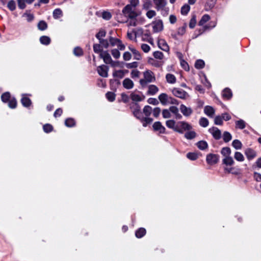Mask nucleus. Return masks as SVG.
<instances>
[{
    "label": "nucleus",
    "mask_w": 261,
    "mask_h": 261,
    "mask_svg": "<svg viewBox=\"0 0 261 261\" xmlns=\"http://www.w3.org/2000/svg\"><path fill=\"white\" fill-rule=\"evenodd\" d=\"M122 12L125 16L129 18H136L139 15L137 8L130 7L129 5L125 6Z\"/></svg>",
    "instance_id": "obj_1"
},
{
    "label": "nucleus",
    "mask_w": 261,
    "mask_h": 261,
    "mask_svg": "<svg viewBox=\"0 0 261 261\" xmlns=\"http://www.w3.org/2000/svg\"><path fill=\"white\" fill-rule=\"evenodd\" d=\"M192 128V126L185 121H179L177 123V127L175 132L183 133L184 131L189 130Z\"/></svg>",
    "instance_id": "obj_2"
},
{
    "label": "nucleus",
    "mask_w": 261,
    "mask_h": 261,
    "mask_svg": "<svg viewBox=\"0 0 261 261\" xmlns=\"http://www.w3.org/2000/svg\"><path fill=\"white\" fill-rule=\"evenodd\" d=\"M109 42L110 46L113 47H117V49H123L125 48V45L122 43L121 41L118 38L110 37Z\"/></svg>",
    "instance_id": "obj_3"
},
{
    "label": "nucleus",
    "mask_w": 261,
    "mask_h": 261,
    "mask_svg": "<svg viewBox=\"0 0 261 261\" xmlns=\"http://www.w3.org/2000/svg\"><path fill=\"white\" fill-rule=\"evenodd\" d=\"M144 80H141L140 83L143 85L146 82H152L155 80V77L153 72L151 71L147 70L144 73Z\"/></svg>",
    "instance_id": "obj_4"
},
{
    "label": "nucleus",
    "mask_w": 261,
    "mask_h": 261,
    "mask_svg": "<svg viewBox=\"0 0 261 261\" xmlns=\"http://www.w3.org/2000/svg\"><path fill=\"white\" fill-rule=\"evenodd\" d=\"M172 92L174 96L181 99H186L189 96L188 94L186 91L179 88L173 89Z\"/></svg>",
    "instance_id": "obj_5"
},
{
    "label": "nucleus",
    "mask_w": 261,
    "mask_h": 261,
    "mask_svg": "<svg viewBox=\"0 0 261 261\" xmlns=\"http://www.w3.org/2000/svg\"><path fill=\"white\" fill-rule=\"evenodd\" d=\"M130 98L134 101L139 102L143 100L145 96L142 93L139 91H134L131 93Z\"/></svg>",
    "instance_id": "obj_6"
},
{
    "label": "nucleus",
    "mask_w": 261,
    "mask_h": 261,
    "mask_svg": "<svg viewBox=\"0 0 261 261\" xmlns=\"http://www.w3.org/2000/svg\"><path fill=\"white\" fill-rule=\"evenodd\" d=\"M95 52L99 55V56L103 60L106 64L110 63L111 62V58L110 55L104 50H94Z\"/></svg>",
    "instance_id": "obj_7"
},
{
    "label": "nucleus",
    "mask_w": 261,
    "mask_h": 261,
    "mask_svg": "<svg viewBox=\"0 0 261 261\" xmlns=\"http://www.w3.org/2000/svg\"><path fill=\"white\" fill-rule=\"evenodd\" d=\"M153 31L158 33L163 30V23L161 20H156L152 23Z\"/></svg>",
    "instance_id": "obj_8"
},
{
    "label": "nucleus",
    "mask_w": 261,
    "mask_h": 261,
    "mask_svg": "<svg viewBox=\"0 0 261 261\" xmlns=\"http://www.w3.org/2000/svg\"><path fill=\"white\" fill-rule=\"evenodd\" d=\"M98 74L104 77H107L108 75V67L106 65L99 66L97 69Z\"/></svg>",
    "instance_id": "obj_9"
},
{
    "label": "nucleus",
    "mask_w": 261,
    "mask_h": 261,
    "mask_svg": "<svg viewBox=\"0 0 261 261\" xmlns=\"http://www.w3.org/2000/svg\"><path fill=\"white\" fill-rule=\"evenodd\" d=\"M219 160V156L217 154H209L206 156V161L208 164L213 165L217 163Z\"/></svg>",
    "instance_id": "obj_10"
},
{
    "label": "nucleus",
    "mask_w": 261,
    "mask_h": 261,
    "mask_svg": "<svg viewBox=\"0 0 261 261\" xmlns=\"http://www.w3.org/2000/svg\"><path fill=\"white\" fill-rule=\"evenodd\" d=\"M99 44H95L93 45V49H98L99 48H107L109 46V41L106 39L99 40Z\"/></svg>",
    "instance_id": "obj_11"
},
{
    "label": "nucleus",
    "mask_w": 261,
    "mask_h": 261,
    "mask_svg": "<svg viewBox=\"0 0 261 261\" xmlns=\"http://www.w3.org/2000/svg\"><path fill=\"white\" fill-rule=\"evenodd\" d=\"M244 153L248 160H251L256 156V151L250 148H247Z\"/></svg>",
    "instance_id": "obj_12"
},
{
    "label": "nucleus",
    "mask_w": 261,
    "mask_h": 261,
    "mask_svg": "<svg viewBox=\"0 0 261 261\" xmlns=\"http://www.w3.org/2000/svg\"><path fill=\"white\" fill-rule=\"evenodd\" d=\"M209 132L213 137L217 140L219 139L221 137V132L217 127H212L209 129Z\"/></svg>",
    "instance_id": "obj_13"
},
{
    "label": "nucleus",
    "mask_w": 261,
    "mask_h": 261,
    "mask_svg": "<svg viewBox=\"0 0 261 261\" xmlns=\"http://www.w3.org/2000/svg\"><path fill=\"white\" fill-rule=\"evenodd\" d=\"M152 127L154 130L158 131L160 133L163 134L165 132V127L159 121L154 122Z\"/></svg>",
    "instance_id": "obj_14"
},
{
    "label": "nucleus",
    "mask_w": 261,
    "mask_h": 261,
    "mask_svg": "<svg viewBox=\"0 0 261 261\" xmlns=\"http://www.w3.org/2000/svg\"><path fill=\"white\" fill-rule=\"evenodd\" d=\"M179 109L182 114L185 116H189L192 113L191 108L187 107L184 105H181Z\"/></svg>",
    "instance_id": "obj_15"
},
{
    "label": "nucleus",
    "mask_w": 261,
    "mask_h": 261,
    "mask_svg": "<svg viewBox=\"0 0 261 261\" xmlns=\"http://www.w3.org/2000/svg\"><path fill=\"white\" fill-rule=\"evenodd\" d=\"M216 0H206L204 5V9L206 11L212 10L215 6Z\"/></svg>",
    "instance_id": "obj_16"
},
{
    "label": "nucleus",
    "mask_w": 261,
    "mask_h": 261,
    "mask_svg": "<svg viewBox=\"0 0 261 261\" xmlns=\"http://www.w3.org/2000/svg\"><path fill=\"white\" fill-rule=\"evenodd\" d=\"M122 84L123 87L127 89H132L134 85L133 82L128 78L125 79L122 82Z\"/></svg>",
    "instance_id": "obj_17"
},
{
    "label": "nucleus",
    "mask_w": 261,
    "mask_h": 261,
    "mask_svg": "<svg viewBox=\"0 0 261 261\" xmlns=\"http://www.w3.org/2000/svg\"><path fill=\"white\" fill-rule=\"evenodd\" d=\"M169 97L166 94L162 93L159 96V99L162 105H167L169 104Z\"/></svg>",
    "instance_id": "obj_18"
},
{
    "label": "nucleus",
    "mask_w": 261,
    "mask_h": 261,
    "mask_svg": "<svg viewBox=\"0 0 261 261\" xmlns=\"http://www.w3.org/2000/svg\"><path fill=\"white\" fill-rule=\"evenodd\" d=\"M204 112L208 117H213L215 113V110L213 107L207 106L204 107Z\"/></svg>",
    "instance_id": "obj_19"
},
{
    "label": "nucleus",
    "mask_w": 261,
    "mask_h": 261,
    "mask_svg": "<svg viewBox=\"0 0 261 261\" xmlns=\"http://www.w3.org/2000/svg\"><path fill=\"white\" fill-rule=\"evenodd\" d=\"M177 54V56H178L179 59H180V65L181 66V67L186 71L189 70L190 68H189V65L187 63V62H186L182 59L181 54L178 52Z\"/></svg>",
    "instance_id": "obj_20"
},
{
    "label": "nucleus",
    "mask_w": 261,
    "mask_h": 261,
    "mask_svg": "<svg viewBox=\"0 0 261 261\" xmlns=\"http://www.w3.org/2000/svg\"><path fill=\"white\" fill-rule=\"evenodd\" d=\"M133 112L134 115L137 118L140 119V120L141 119H143L142 113L140 111V108L138 106H136V108L133 109Z\"/></svg>",
    "instance_id": "obj_21"
},
{
    "label": "nucleus",
    "mask_w": 261,
    "mask_h": 261,
    "mask_svg": "<svg viewBox=\"0 0 261 261\" xmlns=\"http://www.w3.org/2000/svg\"><path fill=\"white\" fill-rule=\"evenodd\" d=\"M169 110L171 113H173L175 115L176 119H180L182 116L179 113L178 109L174 106H172L169 108Z\"/></svg>",
    "instance_id": "obj_22"
},
{
    "label": "nucleus",
    "mask_w": 261,
    "mask_h": 261,
    "mask_svg": "<svg viewBox=\"0 0 261 261\" xmlns=\"http://www.w3.org/2000/svg\"><path fill=\"white\" fill-rule=\"evenodd\" d=\"M223 163L226 166H232L234 164V162L231 156H228L224 157L222 160Z\"/></svg>",
    "instance_id": "obj_23"
},
{
    "label": "nucleus",
    "mask_w": 261,
    "mask_h": 261,
    "mask_svg": "<svg viewBox=\"0 0 261 261\" xmlns=\"http://www.w3.org/2000/svg\"><path fill=\"white\" fill-rule=\"evenodd\" d=\"M21 103L24 107H28L31 104V101L26 94H22L21 99Z\"/></svg>",
    "instance_id": "obj_24"
},
{
    "label": "nucleus",
    "mask_w": 261,
    "mask_h": 261,
    "mask_svg": "<svg viewBox=\"0 0 261 261\" xmlns=\"http://www.w3.org/2000/svg\"><path fill=\"white\" fill-rule=\"evenodd\" d=\"M153 2L158 10L163 8L166 5L165 0H153Z\"/></svg>",
    "instance_id": "obj_25"
},
{
    "label": "nucleus",
    "mask_w": 261,
    "mask_h": 261,
    "mask_svg": "<svg viewBox=\"0 0 261 261\" xmlns=\"http://www.w3.org/2000/svg\"><path fill=\"white\" fill-rule=\"evenodd\" d=\"M127 73H128V71L126 70H115L113 73V75L114 77L122 78Z\"/></svg>",
    "instance_id": "obj_26"
},
{
    "label": "nucleus",
    "mask_w": 261,
    "mask_h": 261,
    "mask_svg": "<svg viewBox=\"0 0 261 261\" xmlns=\"http://www.w3.org/2000/svg\"><path fill=\"white\" fill-rule=\"evenodd\" d=\"M166 126L169 128L173 129L175 131V129L177 127V123L173 120H169L166 122Z\"/></svg>",
    "instance_id": "obj_27"
},
{
    "label": "nucleus",
    "mask_w": 261,
    "mask_h": 261,
    "mask_svg": "<svg viewBox=\"0 0 261 261\" xmlns=\"http://www.w3.org/2000/svg\"><path fill=\"white\" fill-rule=\"evenodd\" d=\"M159 91L158 88L153 85H151L148 87L147 93L150 95H154Z\"/></svg>",
    "instance_id": "obj_28"
},
{
    "label": "nucleus",
    "mask_w": 261,
    "mask_h": 261,
    "mask_svg": "<svg viewBox=\"0 0 261 261\" xmlns=\"http://www.w3.org/2000/svg\"><path fill=\"white\" fill-rule=\"evenodd\" d=\"M166 79L167 82L168 83L172 84L175 83V82L176 81V79L175 76L173 74H170V73H168V74H166Z\"/></svg>",
    "instance_id": "obj_29"
},
{
    "label": "nucleus",
    "mask_w": 261,
    "mask_h": 261,
    "mask_svg": "<svg viewBox=\"0 0 261 261\" xmlns=\"http://www.w3.org/2000/svg\"><path fill=\"white\" fill-rule=\"evenodd\" d=\"M158 46L160 49H168L169 46L164 39H159L158 41Z\"/></svg>",
    "instance_id": "obj_30"
},
{
    "label": "nucleus",
    "mask_w": 261,
    "mask_h": 261,
    "mask_svg": "<svg viewBox=\"0 0 261 261\" xmlns=\"http://www.w3.org/2000/svg\"><path fill=\"white\" fill-rule=\"evenodd\" d=\"M222 96L223 98L228 99L232 96V93L229 89L226 88L223 91Z\"/></svg>",
    "instance_id": "obj_31"
},
{
    "label": "nucleus",
    "mask_w": 261,
    "mask_h": 261,
    "mask_svg": "<svg viewBox=\"0 0 261 261\" xmlns=\"http://www.w3.org/2000/svg\"><path fill=\"white\" fill-rule=\"evenodd\" d=\"M53 15L54 18L58 19L62 16L63 12L60 9L58 8L53 11Z\"/></svg>",
    "instance_id": "obj_32"
},
{
    "label": "nucleus",
    "mask_w": 261,
    "mask_h": 261,
    "mask_svg": "<svg viewBox=\"0 0 261 261\" xmlns=\"http://www.w3.org/2000/svg\"><path fill=\"white\" fill-rule=\"evenodd\" d=\"M234 158L238 162H242L245 160L243 154L240 152H236L234 154Z\"/></svg>",
    "instance_id": "obj_33"
},
{
    "label": "nucleus",
    "mask_w": 261,
    "mask_h": 261,
    "mask_svg": "<svg viewBox=\"0 0 261 261\" xmlns=\"http://www.w3.org/2000/svg\"><path fill=\"white\" fill-rule=\"evenodd\" d=\"M210 19V16L208 14L204 15L201 20L199 21V25L202 26Z\"/></svg>",
    "instance_id": "obj_34"
},
{
    "label": "nucleus",
    "mask_w": 261,
    "mask_h": 261,
    "mask_svg": "<svg viewBox=\"0 0 261 261\" xmlns=\"http://www.w3.org/2000/svg\"><path fill=\"white\" fill-rule=\"evenodd\" d=\"M221 153L224 157L230 156L231 154V150L229 147H223L221 149Z\"/></svg>",
    "instance_id": "obj_35"
},
{
    "label": "nucleus",
    "mask_w": 261,
    "mask_h": 261,
    "mask_svg": "<svg viewBox=\"0 0 261 261\" xmlns=\"http://www.w3.org/2000/svg\"><path fill=\"white\" fill-rule=\"evenodd\" d=\"M37 27L39 30L44 31L47 29V24L45 21L41 20L38 22Z\"/></svg>",
    "instance_id": "obj_36"
},
{
    "label": "nucleus",
    "mask_w": 261,
    "mask_h": 261,
    "mask_svg": "<svg viewBox=\"0 0 261 261\" xmlns=\"http://www.w3.org/2000/svg\"><path fill=\"white\" fill-rule=\"evenodd\" d=\"M40 41L43 44L48 45L50 42V39L48 36H43L40 38Z\"/></svg>",
    "instance_id": "obj_37"
},
{
    "label": "nucleus",
    "mask_w": 261,
    "mask_h": 261,
    "mask_svg": "<svg viewBox=\"0 0 261 261\" xmlns=\"http://www.w3.org/2000/svg\"><path fill=\"white\" fill-rule=\"evenodd\" d=\"M146 233V230L144 228H140L136 232V236L138 238H141Z\"/></svg>",
    "instance_id": "obj_38"
},
{
    "label": "nucleus",
    "mask_w": 261,
    "mask_h": 261,
    "mask_svg": "<svg viewBox=\"0 0 261 261\" xmlns=\"http://www.w3.org/2000/svg\"><path fill=\"white\" fill-rule=\"evenodd\" d=\"M152 112V109L151 107L149 106H146L144 107L143 109V113L145 115L146 117H148L150 115L151 113Z\"/></svg>",
    "instance_id": "obj_39"
},
{
    "label": "nucleus",
    "mask_w": 261,
    "mask_h": 261,
    "mask_svg": "<svg viewBox=\"0 0 261 261\" xmlns=\"http://www.w3.org/2000/svg\"><path fill=\"white\" fill-rule=\"evenodd\" d=\"M232 146L236 149H240L242 147V144L239 140H234L232 142Z\"/></svg>",
    "instance_id": "obj_40"
},
{
    "label": "nucleus",
    "mask_w": 261,
    "mask_h": 261,
    "mask_svg": "<svg viewBox=\"0 0 261 261\" xmlns=\"http://www.w3.org/2000/svg\"><path fill=\"white\" fill-rule=\"evenodd\" d=\"M190 10V7L188 4H185L181 8V13L182 15H187Z\"/></svg>",
    "instance_id": "obj_41"
},
{
    "label": "nucleus",
    "mask_w": 261,
    "mask_h": 261,
    "mask_svg": "<svg viewBox=\"0 0 261 261\" xmlns=\"http://www.w3.org/2000/svg\"><path fill=\"white\" fill-rule=\"evenodd\" d=\"M197 147L201 150H204L207 147V144L205 141H201L197 143Z\"/></svg>",
    "instance_id": "obj_42"
},
{
    "label": "nucleus",
    "mask_w": 261,
    "mask_h": 261,
    "mask_svg": "<svg viewBox=\"0 0 261 261\" xmlns=\"http://www.w3.org/2000/svg\"><path fill=\"white\" fill-rule=\"evenodd\" d=\"M204 62L202 60H198L195 64V67L197 69H201L204 67Z\"/></svg>",
    "instance_id": "obj_43"
},
{
    "label": "nucleus",
    "mask_w": 261,
    "mask_h": 261,
    "mask_svg": "<svg viewBox=\"0 0 261 261\" xmlns=\"http://www.w3.org/2000/svg\"><path fill=\"white\" fill-rule=\"evenodd\" d=\"M1 99H2V100L4 102L9 101L10 100V99H11L10 98V93L9 92H6V93H4L3 94H2V95L1 96Z\"/></svg>",
    "instance_id": "obj_44"
},
{
    "label": "nucleus",
    "mask_w": 261,
    "mask_h": 261,
    "mask_svg": "<svg viewBox=\"0 0 261 261\" xmlns=\"http://www.w3.org/2000/svg\"><path fill=\"white\" fill-rule=\"evenodd\" d=\"M185 136L187 139H192L196 137V133L193 131L188 132L185 134Z\"/></svg>",
    "instance_id": "obj_45"
},
{
    "label": "nucleus",
    "mask_w": 261,
    "mask_h": 261,
    "mask_svg": "<svg viewBox=\"0 0 261 261\" xmlns=\"http://www.w3.org/2000/svg\"><path fill=\"white\" fill-rule=\"evenodd\" d=\"M75 121L72 118H68L65 120V124L67 127H72L75 125Z\"/></svg>",
    "instance_id": "obj_46"
},
{
    "label": "nucleus",
    "mask_w": 261,
    "mask_h": 261,
    "mask_svg": "<svg viewBox=\"0 0 261 261\" xmlns=\"http://www.w3.org/2000/svg\"><path fill=\"white\" fill-rule=\"evenodd\" d=\"M236 127L240 129H243L245 127V122L243 120H240L236 122Z\"/></svg>",
    "instance_id": "obj_47"
},
{
    "label": "nucleus",
    "mask_w": 261,
    "mask_h": 261,
    "mask_svg": "<svg viewBox=\"0 0 261 261\" xmlns=\"http://www.w3.org/2000/svg\"><path fill=\"white\" fill-rule=\"evenodd\" d=\"M7 7L10 10H14L16 8V4L15 1L13 0L10 1L8 3Z\"/></svg>",
    "instance_id": "obj_48"
},
{
    "label": "nucleus",
    "mask_w": 261,
    "mask_h": 261,
    "mask_svg": "<svg viewBox=\"0 0 261 261\" xmlns=\"http://www.w3.org/2000/svg\"><path fill=\"white\" fill-rule=\"evenodd\" d=\"M152 120V119L149 118L148 117H146L145 118L143 117V119L141 120L143 123V125L144 127L146 126L147 124L150 123Z\"/></svg>",
    "instance_id": "obj_49"
},
{
    "label": "nucleus",
    "mask_w": 261,
    "mask_h": 261,
    "mask_svg": "<svg viewBox=\"0 0 261 261\" xmlns=\"http://www.w3.org/2000/svg\"><path fill=\"white\" fill-rule=\"evenodd\" d=\"M187 157L191 160L194 161L198 158V155L196 153L189 152L187 153Z\"/></svg>",
    "instance_id": "obj_50"
},
{
    "label": "nucleus",
    "mask_w": 261,
    "mask_h": 261,
    "mask_svg": "<svg viewBox=\"0 0 261 261\" xmlns=\"http://www.w3.org/2000/svg\"><path fill=\"white\" fill-rule=\"evenodd\" d=\"M106 97L110 101H113L115 99V95L113 92H109L106 94Z\"/></svg>",
    "instance_id": "obj_51"
},
{
    "label": "nucleus",
    "mask_w": 261,
    "mask_h": 261,
    "mask_svg": "<svg viewBox=\"0 0 261 261\" xmlns=\"http://www.w3.org/2000/svg\"><path fill=\"white\" fill-rule=\"evenodd\" d=\"M106 35V32L103 30H100L98 33L96 35V37L98 39H102V37H105Z\"/></svg>",
    "instance_id": "obj_52"
},
{
    "label": "nucleus",
    "mask_w": 261,
    "mask_h": 261,
    "mask_svg": "<svg viewBox=\"0 0 261 261\" xmlns=\"http://www.w3.org/2000/svg\"><path fill=\"white\" fill-rule=\"evenodd\" d=\"M196 24V16L193 15L190 21L189 27L191 29H193L195 27Z\"/></svg>",
    "instance_id": "obj_53"
},
{
    "label": "nucleus",
    "mask_w": 261,
    "mask_h": 261,
    "mask_svg": "<svg viewBox=\"0 0 261 261\" xmlns=\"http://www.w3.org/2000/svg\"><path fill=\"white\" fill-rule=\"evenodd\" d=\"M199 124L202 127H206L208 125V121L205 118H202L199 120Z\"/></svg>",
    "instance_id": "obj_54"
},
{
    "label": "nucleus",
    "mask_w": 261,
    "mask_h": 261,
    "mask_svg": "<svg viewBox=\"0 0 261 261\" xmlns=\"http://www.w3.org/2000/svg\"><path fill=\"white\" fill-rule=\"evenodd\" d=\"M163 117L164 118H169L171 117V112L169 109H165L162 112Z\"/></svg>",
    "instance_id": "obj_55"
},
{
    "label": "nucleus",
    "mask_w": 261,
    "mask_h": 261,
    "mask_svg": "<svg viewBox=\"0 0 261 261\" xmlns=\"http://www.w3.org/2000/svg\"><path fill=\"white\" fill-rule=\"evenodd\" d=\"M17 105V102L15 98H11L9 101V107L10 108L13 109L16 108Z\"/></svg>",
    "instance_id": "obj_56"
},
{
    "label": "nucleus",
    "mask_w": 261,
    "mask_h": 261,
    "mask_svg": "<svg viewBox=\"0 0 261 261\" xmlns=\"http://www.w3.org/2000/svg\"><path fill=\"white\" fill-rule=\"evenodd\" d=\"M18 6L20 9H24L25 7V0H17Z\"/></svg>",
    "instance_id": "obj_57"
},
{
    "label": "nucleus",
    "mask_w": 261,
    "mask_h": 261,
    "mask_svg": "<svg viewBox=\"0 0 261 261\" xmlns=\"http://www.w3.org/2000/svg\"><path fill=\"white\" fill-rule=\"evenodd\" d=\"M231 139V136L230 133L225 132L223 134V140L225 142H227Z\"/></svg>",
    "instance_id": "obj_58"
},
{
    "label": "nucleus",
    "mask_w": 261,
    "mask_h": 261,
    "mask_svg": "<svg viewBox=\"0 0 261 261\" xmlns=\"http://www.w3.org/2000/svg\"><path fill=\"white\" fill-rule=\"evenodd\" d=\"M153 56L156 59H162L164 56L161 51L158 50L153 53Z\"/></svg>",
    "instance_id": "obj_59"
},
{
    "label": "nucleus",
    "mask_w": 261,
    "mask_h": 261,
    "mask_svg": "<svg viewBox=\"0 0 261 261\" xmlns=\"http://www.w3.org/2000/svg\"><path fill=\"white\" fill-rule=\"evenodd\" d=\"M139 0H129V4L127 5H129L130 7L137 8V7L139 5Z\"/></svg>",
    "instance_id": "obj_60"
},
{
    "label": "nucleus",
    "mask_w": 261,
    "mask_h": 261,
    "mask_svg": "<svg viewBox=\"0 0 261 261\" xmlns=\"http://www.w3.org/2000/svg\"><path fill=\"white\" fill-rule=\"evenodd\" d=\"M214 122L216 125H221L223 123V119L221 116H217L215 117Z\"/></svg>",
    "instance_id": "obj_61"
},
{
    "label": "nucleus",
    "mask_w": 261,
    "mask_h": 261,
    "mask_svg": "<svg viewBox=\"0 0 261 261\" xmlns=\"http://www.w3.org/2000/svg\"><path fill=\"white\" fill-rule=\"evenodd\" d=\"M102 17L106 20H109L112 17V15L109 12H103L102 14Z\"/></svg>",
    "instance_id": "obj_62"
},
{
    "label": "nucleus",
    "mask_w": 261,
    "mask_h": 261,
    "mask_svg": "<svg viewBox=\"0 0 261 261\" xmlns=\"http://www.w3.org/2000/svg\"><path fill=\"white\" fill-rule=\"evenodd\" d=\"M53 129V126L49 124H45L43 126V130L46 133H49L51 132Z\"/></svg>",
    "instance_id": "obj_63"
},
{
    "label": "nucleus",
    "mask_w": 261,
    "mask_h": 261,
    "mask_svg": "<svg viewBox=\"0 0 261 261\" xmlns=\"http://www.w3.org/2000/svg\"><path fill=\"white\" fill-rule=\"evenodd\" d=\"M146 15L148 18L150 19L156 15V12L154 10H149Z\"/></svg>",
    "instance_id": "obj_64"
}]
</instances>
